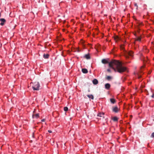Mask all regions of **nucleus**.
Here are the masks:
<instances>
[{
	"mask_svg": "<svg viewBox=\"0 0 154 154\" xmlns=\"http://www.w3.org/2000/svg\"><path fill=\"white\" fill-rule=\"evenodd\" d=\"M151 137H154V132L152 133L151 136Z\"/></svg>",
	"mask_w": 154,
	"mask_h": 154,
	"instance_id": "412c9836",
	"label": "nucleus"
},
{
	"mask_svg": "<svg viewBox=\"0 0 154 154\" xmlns=\"http://www.w3.org/2000/svg\"><path fill=\"white\" fill-rule=\"evenodd\" d=\"M41 121L42 122H44L45 121V119H42V120Z\"/></svg>",
	"mask_w": 154,
	"mask_h": 154,
	"instance_id": "a878e982",
	"label": "nucleus"
},
{
	"mask_svg": "<svg viewBox=\"0 0 154 154\" xmlns=\"http://www.w3.org/2000/svg\"><path fill=\"white\" fill-rule=\"evenodd\" d=\"M78 52H79V51H80V50H79L78 49Z\"/></svg>",
	"mask_w": 154,
	"mask_h": 154,
	"instance_id": "c85d7f7f",
	"label": "nucleus"
},
{
	"mask_svg": "<svg viewBox=\"0 0 154 154\" xmlns=\"http://www.w3.org/2000/svg\"><path fill=\"white\" fill-rule=\"evenodd\" d=\"M134 35H135V36H136V34H134Z\"/></svg>",
	"mask_w": 154,
	"mask_h": 154,
	"instance_id": "c756f323",
	"label": "nucleus"
},
{
	"mask_svg": "<svg viewBox=\"0 0 154 154\" xmlns=\"http://www.w3.org/2000/svg\"><path fill=\"white\" fill-rule=\"evenodd\" d=\"M0 21L1 22L0 24L2 26H3L4 24V23L6 22V20L5 19L1 18L0 19Z\"/></svg>",
	"mask_w": 154,
	"mask_h": 154,
	"instance_id": "39448f33",
	"label": "nucleus"
},
{
	"mask_svg": "<svg viewBox=\"0 0 154 154\" xmlns=\"http://www.w3.org/2000/svg\"><path fill=\"white\" fill-rule=\"evenodd\" d=\"M130 56L131 57H133L134 56V52L131 51H130L128 52H126L125 53V56L126 58L129 57L128 56Z\"/></svg>",
	"mask_w": 154,
	"mask_h": 154,
	"instance_id": "7ed1b4c3",
	"label": "nucleus"
},
{
	"mask_svg": "<svg viewBox=\"0 0 154 154\" xmlns=\"http://www.w3.org/2000/svg\"><path fill=\"white\" fill-rule=\"evenodd\" d=\"M105 88L107 89H109L110 87V85L109 83H106L105 85Z\"/></svg>",
	"mask_w": 154,
	"mask_h": 154,
	"instance_id": "0eeeda50",
	"label": "nucleus"
},
{
	"mask_svg": "<svg viewBox=\"0 0 154 154\" xmlns=\"http://www.w3.org/2000/svg\"><path fill=\"white\" fill-rule=\"evenodd\" d=\"M102 62L104 64L109 63V66L113 69L115 72L122 73L127 70V68L123 66L122 63L118 60H113L109 63L106 60L103 59L102 60Z\"/></svg>",
	"mask_w": 154,
	"mask_h": 154,
	"instance_id": "f257e3e1",
	"label": "nucleus"
},
{
	"mask_svg": "<svg viewBox=\"0 0 154 154\" xmlns=\"http://www.w3.org/2000/svg\"><path fill=\"white\" fill-rule=\"evenodd\" d=\"M120 48L122 49H123L124 48V47H123V45H121L120 46Z\"/></svg>",
	"mask_w": 154,
	"mask_h": 154,
	"instance_id": "4be33fe9",
	"label": "nucleus"
},
{
	"mask_svg": "<svg viewBox=\"0 0 154 154\" xmlns=\"http://www.w3.org/2000/svg\"><path fill=\"white\" fill-rule=\"evenodd\" d=\"M112 79V77L111 76H108L106 77V79L108 80H110V79Z\"/></svg>",
	"mask_w": 154,
	"mask_h": 154,
	"instance_id": "f3484780",
	"label": "nucleus"
},
{
	"mask_svg": "<svg viewBox=\"0 0 154 154\" xmlns=\"http://www.w3.org/2000/svg\"><path fill=\"white\" fill-rule=\"evenodd\" d=\"M141 38L140 37H137L135 40L140 42L141 41Z\"/></svg>",
	"mask_w": 154,
	"mask_h": 154,
	"instance_id": "2eb2a0df",
	"label": "nucleus"
},
{
	"mask_svg": "<svg viewBox=\"0 0 154 154\" xmlns=\"http://www.w3.org/2000/svg\"><path fill=\"white\" fill-rule=\"evenodd\" d=\"M87 96L90 99H91L92 100H93L94 99L93 96L92 95H87Z\"/></svg>",
	"mask_w": 154,
	"mask_h": 154,
	"instance_id": "9b49d317",
	"label": "nucleus"
},
{
	"mask_svg": "<svg viewBox=\"0 0 154 154\" xmlns=\"http://www.w3.org/2000/svg\"><path fill=\"white\" fill-rule=\"evenodd\" d=\"M84 57L87 59H90V56L89 54H86L85 55Z\"/></svg>",
	"mask_w": 154,
	"mask_h": 154,
	"instance_id": "ddd939ff",
	"label": "nucleus"
},
{
	"mask_svg": "<svg viewBox=\"0 0 154 154\" xmlns=\"http://www.w3.org/2000/svg\"><path fill=\"white\" fill-rule=\"evenodd\" d=\"M140 59L142 60H143L144 62V61H147V58H145L143 56V55L142 54H140Z\"/></svg>",
	"mask_w": 154,
	"mask_h": 154,
	"instance_id": "423d86ee",
	"label": "nucleus"
},
{
	"mask_svg": "<svg viewBox=\"0 0 154 154\" xmlns=\"http://www.w3.org/2000/svg\"><path fill=\"white\" fill-rule=\"evenodd\" d=\"M82 72L83 73H87L88 72V71L86 69H82Z\"/></svg>",
	"mask_w": 154,
	"mask_h": 154,
	"instance_id": "1a4fd4ad",
	"label": "nucleus"
},
{
	"mask_svg": "<svg viewBox=\"0 0 154 154\" xmlns=\"http://www.w3.org/2000/svg\"><path fill=\"white\" fill-rule=\"evenodd\" d=\"M49 56V55L48 54H44L43 55V57L45 59H48Z\"/></svg>",
	"mask_w": 154,
	"mask_h": 154,
	"instance_id": "9d476101",
	"label": "nucleus"
},
{
	"mask_svg": "<svg viewBox=\"0 0 154 154\" xmlns=\"http://www.w3.org/2000/svg\"><path fill=\"white\" fill-rule=\"evenodd\" d=\"M138 77L139 78H140L141 77V76L139 75Z\"/></svg>",
	"mask_w": 154,
	"mask_h": 154,
	"instance_id": "cd10ccee",
	"label": "nucleus"
},
{
	"mask_svg": "<svg viewBox=\"0 0 154 154\" xmlns=\"http://www.w3.org/2000/svg\"><path fill=\"white\" fill-rule=\"evenodd\" d=\"M110 100L112 103L114 104L116 102V100L114 99L111 98Z\"/></svg>",
	"mask_w": 154,
	"mask_h": 154,
	"instance_id": "f8f14e48",
	"label": "nucleus"
},
{
	"mask_svg": "<svg viewBox=\"0 0 154 154\" xmlns=\"http://www.w3.org/2000/svg\"><path fill=\"white\" fill-rule=\"evenodd\" d=\"M48 132L50 133H51L52 132V131L51 130H48Z\"/></svg>",
	"mask_w": 154,
	"mask_h": 154,
	"instance_id": "393cba45",
	"label": "nucleus"
},
{
	"mask_svg": "<svg viewBox=\"0 0 154 154\" xmlns=\"http://www.w3.org/2000/svg\"><path fill=\"white\" fill-rule=\"evenodd\" d=\"M151 97L152 98H154V93H153L152 94V95L151 96Z\"/></svg>",
	"mask_w": 154,
	"mask_h": 154,
	"instance_id": "b1692460",
	"label": "nucleus"
},
{
	"mask_svg": "<svg viewBox=\"0 0 154 154\" xmlns=\"http://www.w3.org/2000/svg\"><path fill=\"white\" fill-rule=\"evenodd\" d=\"M98 81L96 79H94L93 81V83L94 84L96 85L98 83Z\"/></svg>",
	"mask_w": 154,
	"mask_h": 154,
	"instance_id": "6e6552de",
	"label": "nucleus"
},
{
	"mask_svg": "<svg viewBox=\"0 0 154 154\" xmlns=\"http://www.w3.org/2000/svg\"><path fill=\"white\" fill-rule=\"evenodd\" d=\"M134 5H135V6H137V4L136 3H135L134 4Z\"/></svg>",
	"mask_w": 154,
	"mask_h": 154,
	"instance_id": "bb28decb",
	"label": "nucleus"
},
{
	"mask_svg": "<svg viewBox=\"0 0 154 154\" xmlns=\"http://www.w3.org/2000/svg\"><path fill=\"white\" fill-rule=\"evenodd\" d=\"M114 39L115 40L119 39V37L118 36H116L114 37Z\"/></svg>",
	"mask_w": 154,
	"mask_h": 154,
	"instance_id": "6ab92c4d",
	"label": "nucleus"
},
{
	"mask_svg": "<svg viewBox=\"0 0 154 154\" xmlns=\"http://www.w3.org/2000/svg\"><path fill=\"white\" fill-rule=\"evenodd\" d=\"M114 122H117L118 121V118L116 117H114L112 118Z\"/></svg>",
	"mask_w": 154,
	"mask_h": 154,
	"instance_id": "4468645a",
	"label": "nucleus"
},
{
	"mask_svg": "<svg viewBox=\"0 0 154 154\" xmlns=\"http://www.w3.org/2000/svg\"><path fill=\"white\" fill-rule=\"evenodd\" d=\"M119 110V109L117 106L113 107L112 108V111L115 112H117Z\"/></svg>",
	"mask_w": 154,
	"mask_h": 154,
	"instance_id": "20e7f679",
	"label": "nucleus"
},
{
	"mask_svg": "<svg viewBox=\"0 0 154 154\" xmlns=\"http://www.w3.org/2000/svg\"><path fill=\"white\" fill-rule=\"evenodd\" d=\"M40 85L38 82H35L32 86V88L34 90H38L39 89Z\"/></svg>",
	"mask_w": 154,
	"mask_h": 154,
	"instance_id": "f03ea898",
	"label": "nucleus"
},
{
	"mask_svg": "<svg viewBox=\"0 0 154 154\" xmlns=\"http://www.w3.org/2000/svg\"><path fill=\"white\" fill-rule=\"evenodd\" d=\"M104 114V113H99L98 114L97 116L100 117H102V115H103Z\"/></svg>",
	"mask_w": 154,
	"mask_h": 154,
	"instance_id": "a211bd4d",
	"label": "nucleus"
},
{
	"mask_svg": "<svg viewBox=\"0 0 154 154\" xmlns=\"http://www.w3.org/2000/svg\"><path fill=\"white\" fill-rule=\"evenodd\" d=\"M64 109L65 111H66L68 110V108L67 107H65L64 108Z\"/></svg>",
	"mask_w": 154,
	"mask_h": 154,
	"instance_id": "aec40b11",
	"label": "nucleus"
},
{
	"mask_svg": "<svg viewBox=\"0 0 154 154\" xmlns=\"http://www.w3.org/2000/svg\"><path fill=\"white\" fill-rule=\"evenodd\" d=\"M33 117H35L36 118H38L39 117V114L37 113L33 115L32 116Z\"/></svg>",
	"mask_w": 154,
	"mask_h": 154,
	"instance_id": "dca6fc26",
	"label": "nucleus"
},
{
	"mask_svg": "<svg viewBox=\"0 0 154 154\" xmlns=\"http://www.w3.org/2000/svg\"><path fill=\"white\" fill-rule=\"evenodd\" d=\"M107 71L109 72H111V70L109 69H107Z\"/></svg>",
	"mask_w": 154,
	"mask_h": 154,
	"instance_id": "5701e85b",
	"label": "nucleus"
}]
</instances>
